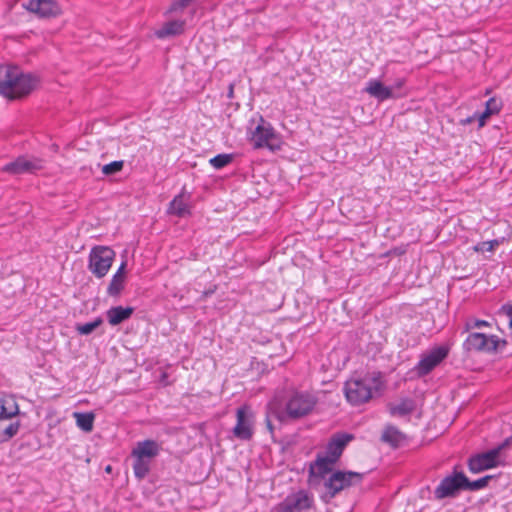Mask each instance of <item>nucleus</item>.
<instances>
[{
    "label": "nucleus",
    "instance_id": "obj_30",
    "mask_svg": "<svg viewBox=\"0 0 512 512\" xmlns=\"http://www.w3.org/2000/svg\"><path fill=\"white\" fill-rule=\"evenodd\" d=\"M20 428V423L18 421L10 423L8 426L3 428L2 432H0V442L8 441L12 437H14Z\"/></svg>",
    "mask_w": 512,
    "mask_h": 512
},
{
    "label": "nucleus",
    "instance_id": "obj_1",
    "mask_svg": "<svg viewBox=\"0 0 512 512\" xmlns=\"http://www.w3.org/2000/svg\"><path fill=\"white\" fill-rule=\"evenodd\" d=\"M275 397L279 410H273L272 415L279 422L300 420L308 416L317 404V398L312 393L293 387L277 393Z\"/></svg>",
    "mask_w": 512,
    "mask_h": 512
},
{
    "label": "nucleus",
    "instance_id": "obj_10",
    "mask_svg": "<svg viewBox=\"0 0 512 512\" xmlns=\"http://www.w3.org/2000/svg\"><path fill=\"white\" fill-rule=\"evenodd\" d=\"M463 472L455 467L453 472L445 476L434 490V499L442 500L445 498H455L460 491H464L462 482Z\"/></svg>",
    "mask_w": 512,
    "mask_h": 512
},
{
    "label": "nucleus",
    "instance_id": "obj_28",
    "mask_svg": "<svg viewBox=\"0 0 512 512\" xmlns=\"http://www.w3.org/2000/svg\"><path fill=\"white\" fill-rule=\"evenodd\" d=\"M103 323V320L101 317H97L92 322H87L84 324H77L76 325V331L81 335H89L91 334L96 328H98Z\"/></svg>",
    "mask_w": 512,
    "mask_h": 512
},
{
    "label": "nucleus",
    "instance_id": "obj_13",
    "mask_svg": "<svg viewBox=\"0 0 512 512\" xmlns=\"http://www.w3.org/2000/svg\"><path fill=\"white\" fill-rule=\"evenodd\" d=\"M335 463L326 455L318 454L316 459L309 464L308 483L314 486L319 484L321 480H326V476H330L333 473V465Z\"/></svg>",
    "mask_w": 512,
    "mask_h": 512
},
{
    "label": "nucleus",
    "instance_id": "obj_2",
    "mask_svg": "<svg viewBox=\"0 0 512 512\" xmlns=\"http://www.w3.org/2000/svg\"><path fill=\"white\" fill-rule=\"evenodd\" d=\"M384 387L382 373L373 371L348 379L344 383L343 392L349 404L360 406L379 396Z\"/></svg>",
    "mask_w": 512,
    "mask_h": 512
},
{
    "label": "nucleus",
    "instance_id": "obj_37",
    "mask_svg": "<svg viewBox=\"0 0 512 512\" xmlns=\"http://www.w3.org/2000/svg\"><path fill=\"white\" fill-rule=\"evenodd\" d=\"M501 310L509 317V325L512 328V303H505L502 305Z\"/></svg>",
    "mask_w": 512,
    "mask_h": 512
},
{
    "label": "nucleus",
    "instance_id": "obj_38",
    "mask_svg": "<svg viewBox=\"0 0 512 512\" xmlns=\"http://www.w3.org/2000/svg\"><path fill=\"white\" fill-rule=\"evenodd\" d=\"M488 117H490V115H486L485 111L478 115L479 127H483L486 124V119Z\"/></svg>",
    "mask_w": 512,
    "mask_h": 512
},
{
    "label": "nucleus",
    "instance_id": "obj_25",
    "mask_svg": "<svg viewBox=\"0 0 512 512\" xmlns=\"http://www.w3.org/2000/svg\"><path fill=\"white\" fill-rule=\"evenodd\" d=\"M493 475H486L482 478H479L474 481H470L468 477L463 473V479L462 482L464 484V490L468 491H478L488 486L489 481L493 479Z\"/></svg>",
    "mask_w": 512,
    "mask_h": 512
},
{
    "label": "nucleus",
    "instance_id": "obj_9",
    "mask_svg": "<svg viewBox=\"0 0 512 512\" xmlns=\"http://www.w3.org/2000/svg\"><path fill=\"white\" fill-rule=\"evenodd\" d=\"M255 415L249 405H242L236 410V425L233 436L241 441H250L254 436Z\"/></svg>",
    "mask_w": 512,
    "mask_h": 512
},
{
    "label": "nucleus",
    "instance_id": "obj_35",
    "mask_svg": "<svg viewBox=\"0 0 512 512\" xmlns=\"http://www.w3.org/2000/svg\"><path fill=\"white\" fill-rule=\"evenodd\" d=\"M512 444V438L509 437V438H506L502 443H500L498 446L492 448V450H496L497 452V457H499L501 451H503L504 449L508 448L509 446H511Z\"/></svg>",
    "mask_w": 512,
    "mask_h": 512
},
{
    "label": "nucleus",
    "instance_id": "obj_40",
    "mask_svg": "<svg viewBox=\"0 0 512 512\" xmlns=\"http://www.w3.org/2000/svg\"><path fill=\"white\" fill-rule=\"evenodd\" d=\"M498 244L497 240H493L490 242H484L483 245L486 246L485 249L487 251H492L494 249V246Z\"/></svg>",
    "mask_w": 512,
    "mask_h": 512
},
{
    "label": "nucleus",
    "instance_id": "obj_23",
    "mask_svg": "<svg viewBox=\"0 0 512 512\" xmlns=\"http://www.w3.org/2000/svg\"><path fill=\"white\" fill-rule=\"evenodd\" d=\"M19 413V408L12 398L0 399V421L7 420Z\"/></svg>",
    "mask_w": 512,
    "mask_h": 512
},
{
    "label": "nucleus",
    "instance_id": "obj_43",
    "mask_svg": "<svg viewBox=\"0 0 512 512\" xmlns=\"http://www.w3.org/2000/svg\"><path fill=\"white\" fill-rule=\"evenodd\" d=\"M473 120H474V117H468V118H466L465 120H462L461 122H462L463 124H469V123H471Z\"/></svg>",
    "mask_w": 512,
    "mask_h": 512
},
{
    "label": "nucleus",
    "instance_id": "obj_27",
    "mask_svg": "<svg viewBox=\"0 0 512 512\" xmlns=\"http://www.w3.org/2000/svg\"><path fill=\"white\" fill-rule=\"evenodd\" d=\"M124 286L125 278L114 274L107 287V294L112 297H118L124 289Z\"/></svg>",
    "mask_w": 512,
    "mask_h": 512
},
{
    "label": "nucleus",
    "instance_id": "obj_16",
    "mask_svg": "<svg viewBox=\"0 0 512 512\" xmlns=\"http://www.w3.org/2000/svg\"><path fill=\"white\" fill-rule=\"evenodd\" d=\"M355 436L351 433L347 432H337L334 433L327 445H326V456L332 459V461L337 462L341 455L343 454V451L345 450L346 446L354 440Z\"/></svg>",
    "mask_w": 512,
    "mask_h": 512
},
{
    "label": "nucleus",
    "instance_id": "obj_36",
    "mask_svg": "<svg viewBox=\"0 0 512 512\" xmlns=\"http://www.w3.org/2000/svg\"><path fill=\"white\" fill-rule=\"evenodd\" d=\"M405 84L406 78H397L390 87L393 88L394 92L400 93V90L405 86Z\"/></svg>",
    "mask_w": 512,
    "mask_h": 512
},
{
    "label": "nucleus",
    "instance_id": "obj_44",
    "mask_svg": "<svg viewBox=\"0 0 512 512\" xmlns=\"http://www.w3.org/2000/svg\"><path fill=\"white\" fill-rule=\"evenodd\" d=\"M395 253L398 254V255H402L405 253V249H400V248H396L395 250Z\"/></svg>",
    "mask_w": 512,
    "mask_h": 512
},
{
    "label": "nucleus",
    "instance_id": "obj_19",
    "mask_svg": "<svg viewBox=\"0 0 512 512\" xmlns=\"http://www.w3.org/2000/svg\"><path fill=\"white\" fill-rule=\"evenodd\" d=\"M133 313V307L114 306L107 310L106 316L108 323L112 326H116L128 320Z\"/></svg>",
    "mask_w": 512,
    "mask_h": 512
},
{
    "label": "nucleus",
    "instance_id": "obj_32",
    "mask_svg": "<svg viewBox=\"0 0 512 512\" xmlns=\"http://www.w3.org/2000/svg\"><path fill=\"white\" fill-rule=\"evenodd\" d=\"M123 167H124L123 160L113 161L109 164H105L102 167V173L104 175H113V174L120 172L123 169Z\"/></svg>",
    "mask_w": 512,
    "mask_h": 512
},
{
    "label": "nucleus",
    "instance_id": "obj_4",
    "mask_svg": "<svg viewBox=\"0 0 512 512\" xmlns=\"http://www.w3.org/2000/svg\"><path fill=\"white\" fill-rule=\"evenodd\" d=\"M161 446L155 440L146 439L137 442L131 451L134 458L133 472L137 479H144L150 472L151 459L159 455Z\"/></svg>",
    "mask_w": 512,
    "mask_h": 512
},
{
    "label": "nucleus",
    "instance_id": "obj_12",
    "mask_svg": "<svg viewBox=\"0 0 512 512\" xmlns=\"http://www.w3.org/2000/svg\"><path fill=\"white\" fill-rule=\"evenodd\" d=\"M313 497L305 490L288 496L277 508V512H313Z\"/></svg>",
    "mask_w": 512,
    "mask_h": 512
},
{
    "label": "nucleus",
    "instance_id": "obj_18",
    "mask_svg": "<svg viewBox=\"0 0 512 512\" xmlns=\"http://www.w3.org/2000/svg\"><path fill=\"white\" fill-rule=\"evenodd\" d=\"M365 91L380 102L402 96L401 93L394 92L393 88L385 86L381 81L376 79H371L367 82Z\"/></svg>",
    "mask_w": 512,
    "mask_h": 512
},
{
    "label": "nucleus",
    "instance_id": "obj_31",
    "mask_svg": "<svg viewBox=\"0 0 512 512\" xmlns=\"http://www.w3.org/2000/svg\"><path fill=\"white\" fill-rule=\"evenodd\" d=\"M276 400L277 397H274V399L267 405V412L265 418L266 427L271 434H273L274 432V426L272 424V418H274V416L272 415V411L279 410V407L276 406Z\"/></svg>",
    "mask_w": 512,
    "mask_h": 512
},
{
    "label": "nucleus",
    "instance_id": "obj_15",
    "mask_svg": "<svg viewBox=\"0 0 512 512\" xmlns=\"http://www.w3.org/2000/svg\"><path fill=\"white\" fill-rule=\"evenodd\" d=\"M42 168L43 164L41 159L30 160L24 156H20L14 161L5 164L2 171L12 175H20L24 173H34Z\"/></svg>",
    "mask_w": 512,
    "mask_h": 512
},
{
    "label": "nucleus",
    "instance_id": "obj_7",
    "mask_svg": "<svg viewBox=\"0 0 512 512\" xmlns=\"http://www.w3.org/2000/svg\"><path fill=\"white\" fill-rule=\"evenodd\" d=\"M500 344L504 347L506 341L500 340L496 335L487 336L484 333L472 332L464 341L463 348L466 352L494 353L498 350Z\"/></svg>",
    "mask_w": 512,
    "mask_h": 512
},
{
    "label": "nucleus",
    "instance_id": "obj_39",
    "mask_svg": "<svg viewBox=\"0 0 512 512\" xmlns=\"http://www.w3.org/2000/svg\"><path fill=\"white\" fill-rule=\"evenodd\" d=\"M125 268H126V262H122L118 270L116 271L115 275L121 276L125 278Z\"/></svg>",
    "mask_w": 512,
    "mask_h": 512
},
{
    "label": "nucleus",
    "instance_id": "obj_42",
    "mask_svg": "<svg viewBox=\"0 0 512 512\" xmlns=\"http://www.w3.org/2000/svg\"><path fill=\"white\" fill-rule=\"evenodd\" d=\"M234 86L233 84L229 85L228 97L233 98Z\"/></svg>",
    "mask_w": 512,
    "mask_h": 512
},
{
    "label": "nucleus",
    "instance_id": "obj_22",
    "mask_svg": "<svg viewBox=\"0 0 512 512\" xmlns=\"http://www.w3.org/2000/svg\"><path fill=\"white\" fill-rule=\"evenodd\" d=\"M415 410V402L411 398H403L401 401L392 405L389 408V412L392 416H407Z\"/></svg>",
    "mask_w": 512,
    "mask_h": 512
},
{
    "label": "nucleus",
    "instance_id": "obj_14",
    "mask_svg": "<svg viewBox=\"0 0 512 512\" xmlns=\"http://www.w3.org/2000/svg\"><path fill=\"white\" fill-rule=\"evenodd\" d=\"M467 464H468L469 471L474 474L480 473L484 470L495 468V467L501 465V463L498 460L496 450H492V449H490L486 452H483V453L472 455L468 459Z\"/></svg>",
    "mask_w": 512,
    "mask_h": 512
},
{
    "label": "nucleus",
    "instance_id": "obj_41",
    "mask_svg": "<svg viewBox=\"0 0 512 512\" xmlns=\"http://www.w3.org/2000/svg\"><path fill=\"white\" fill-rule=\"evenodd\" d=\"M3 73H4V65H0V86H2L3 77L5 76Z\"/></svg>",
    "mask_w": 512,
    "mask_h": 512
},
{
    "label": "nucleus",
    "instance_id": "obj_24",
    "mask_svg": "<svg viewBox=\"0 0 512 512\" xmlns=\"http://www.w3.org/2000/svg\"><path fill=\"white\" fill-rule=\"evenodd\" d=\"M169 213L178 217L190 215V209L187 203L183 200V193L176 195L169 204Z\"/></svg>",
    "mask_w": 512,
    "mask_h": 512
},
{
    "label": "nucleus",
    "instance_id": "obj_6",
    "mask_svg": "<svg viewBox=\"0 0 512 512\" xmlns=\"http://www.w3.org/2000/svg\"><path fill=\"white\" fill-rule=\"evenodd\" d=\"M115 251L107 246H95L91 249L88 259V269L96 278H103L109 272L114 259Z\"/></svg>",
    "mask_w": 512,
    "mask_h": 512
},
{
    "label": "nucleus",
    "instance_id": "obj_29",
    "mask_svg": "<svg viewBox=\"0 0 512 512\" xmlns=\"http://www.w3.org/2000/svg\"><path fill=\"white\" fill-rule=\"evenodd\" d=\"M233 161V154H218L209 160V163L215 169H221L227 165H229Z\"/></svg>",
    "mask_w": 512,
    "mask_h": 512
},
{
    "label": "nucleus",
    "instance_id": "obj_45",
    "mask_svg": "<svg viewBox=\"0 0 512 512\" xmlns=\"http://www.w3.org/2000/svg\"><path fill=\"white\" fill-rule=\"evenodd\" d=\"M106 471H107V472H110V471H111V466H107V467H106Z\"/></svg>",
    "mask_w": 512,
    "mask_h": 512
},
{
    "label": "nucleus",
    "instance_id": "obj_26",
    "mask_svg": "<svg viewBox=\"0 0 512 512\" xmlns=\"http://www.w3.org/2000/svg\"><path fill=\"white\" fill-rule=\"evenodd\" d=\"M73 416L76 419L77 426L83 431L91 432L93 430L95 415L92 412H75Z\"/></svg>",
    "mask_w": 512,
    "mask_h": 512
},
{
    "label": "nucleus",
    "instance_id": "obj_8",
    "mask_svg": "<svg viewBox=\"0 0 512 512\" xmlns=\"http://www.w3.org/2000/svg\"><path fill=\"white\" fill-rule=\"evenodd\" d=\"M250 141L255 149L267 147L271 151L280 149V142L272 125L260 117V123L251 133Z\"/></svg>",
    "mask_w": 512,
    "mask_h": 512
},
{
    "label": "nucleus",
    "instance_id": "obj_3",
    "mask_svg": "<svg viewBox=\"0 0 512 512\" xmlns=\"http://www.w3.org/2000/svg\"><path fill=\"white\" fill-rule=\"evenodd\" d=\"M4 75L0 94L9 99L28 96L39 84V78L31 73H23L18 67L4 65Z\"/></svg>",
    "mask_w": 512,
    "mask_h": 512
},
{
    "label": "nucleus",
    "instance_id": "obj_17",
    "mask_svg": "<svg viewBox=\"0 0 512 512\" xmlns=\"http://www.w3.org/2000/svg\"><path fill=\"white\" fill-rule=\"evenodd\" d=\"M26 9L40 18H55L62 14L56 0H29Z\"/></svg>",
    "mask_w": 512,
    "mask_h": 512
},
{
    "label": "nucleus",
    "instance_id": "obj_20",
    "mask_svg": "<svg viewBox=\"0 0 512 512\" xmlns=\"http://www.w3.org/2000/svg\"><path fill=\"white\" fill-rule=\"evenodd\" d=\"M184 27L185 21L183 20L168 21L160 29L156 30L155 35L159 39L181 35L184 32Z\"/></svg>",
    "mask_w": 512,
    "mask_h": 512
},
{
    "label": "nucleus",
    "instance_id": "obj_5",
    "mask_svg": "<svg viewBox=\"0 0 512 512\" xmlns=\"http://www.w3.org/2000/svg\"><path fill=\"white\" fill-rule=\"evenodd\" d=\"M364 474L353 471L337 470L324 481L325 492L321 499L329 503L341 491L358 485L362 482Z\"/></svg>",
    "mask_w": 512,
    "mask_h": 512
},
{
    "label": "nucleus",
    "instance_id": "obj_33",
    "mask_svg": "<svg viewBox=\"0 0 512 512\" xmlns=\"http://www.w3.org/2000/svg\"><path fill=\"white\" fill-rule=\"evenodd\" d=\"M502 108V102L495 97L490 98L485 104L486 115H494L500 112Z\"/></svg>",
    "mask_w": 512,
    "mask_h": 512
},
{
    "label": "nucleus",
    "instance_id": "obj_11",
    "mask_svg": "<svg viewBox=\"0 0 512 512\" xmlns=\"http://www.w3.org/2000/svg\"><path fill=\"white\" fill-rule=\"evenodd\" d=\"M448 353L449 349L445 346L434 347L429 353L421 356L414 367V372L418 377L428 375L448 356Z\"/></svg>",
    "mask_w": 512,
    "mask_h": 512
},
{
    "label": "nucleus",
    "instance_id": "obj_34",
    "mask_svg": "<svg viewBox=\"0 0 512 512\" xmlns=\"http://www.w3.org/2000/svg\"><path fill=\"white\" fill-rule=\"evenodd\" d=\"M490 323L486 320L469 319L465 323L464 331L469 332L475 328L489 327Z\"/></svg>",
    "mask_w": 512,
    "mask_h": 512
},
{
    "label": "nucleus",
    "instance_id": "obj_21",
    "mask_svg": "<svg viewBox=\"0 0 512 512\" xmlns=\"http://www.w3.org/2000/svg\"><path fill=\"white\" fill-rule=\"evenodd\" d=\"M381 440L391 447L397 448L406 440V436L395 426L388 425L382 433Z\"/></svg>",
    "mask_w": 512,
    "mask_h": 512
}]
</instances>
